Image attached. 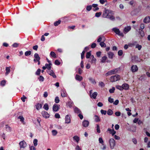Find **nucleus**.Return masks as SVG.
Returning a JSON list of instances; mask_svg holds the SVG:
<instances>
[{"label":"nucleus","instance_id":"nucleus-22","mask_svg":"<svg viewBox=\"0 0 150 150\" xmlns=\"http://www.w3.org/2000/svg\"><path fill=\"white\" fill-rule=\"evenodd\" d=\"M50 54L51 55V56L53 58H56L57 57L56 54L53 52H50Z\"/></svg>","mask_w":150,"mask_h":150},{"label":"nucleus","instance_id":"nucleus-44","mask_svg":"<svg viewBox=\"0 0 150 150\" xmlns=\"http://www.w3.org/2000/svg\"><path fill=\"white\" fill-rule=\"evenodd\" d=\"M27 98L24 95L21 98V99L23 102H25V100Z\"/></svg>","mask_w":150,"mask_h":150},{"label":"nucleus","instance_id":"nucleus-16","mask_svg":"<svg viewBox=\"0 0 150 150\" xmlns=\"http://www.w3.org/2000/svg\"><path fill=\"white\" fill-rule=\"evenodd\" d=\"M108 130L109 132L110 133L112 134V135H113L116 133V132L114 129H108Z\"/></svg>","mask_w":150,"mask_h":150},{"label":"nucleus","instance_id":"nucleus-20","mask_svg":"<svg viewBox=\"0 0 150 150\" xmlns=\"http://www.w3.org/2000/svg\"><path fill=\"white\" fill-rule=\"evenodd\" d=\"M108 57L109 58L112 59L114 55V54L112 52H109L108 53Z\"/></svg>","mask_w":150,"mask_h":150},{"label":"nucleus","instance_id":"nucleus-63","mask_svg":"<svg viewBox=\"0 0 150 150\" xmlns=\"http://www.w3.org/2000/svg\"><path fill=\"white\" fill-rule=\"evenodd\" d=\"M78 116L81 119V120L83 119V115L79 113Z\"/></svg>","mask_w":150,"mask_h":150},{"label":"nucleus","instance_id":"nucleus-52","mask_svg":"<svg viewBox=\"0 0 150 150\" xmlns=\"http://www.w3.org/2000/svg\"><path fill=\"white\" fill-rule=\"evenodd\" d=\"M52 132L53 134L54 135H56L57 133V131L55 130H53L52 131Z\"/></svg>","mask_w":150,"mask_h":150},{"label":"nucleus","instance_id":"nucleus-64","mask_svg":"<svg viewBox=\"0 0 150 150\" xmlns=\"http://www.w3.org/2000/svg\"><path fill=\"white\" fill-rule=\"evenodd\" d=\"M114 138L116 139H117V140H119L120 139V137L118 136H117L116 135H115Z\"/></svg>","mask_w":150,"mask_h":150},{"label":"nucleus","instance_id":"nucleus-2","mask_svg":"<svg viewBox=\"0 0 150 150\" xmlns=\"http://www.w3.org/2000/svg\"><path fill=\"white\" fill-rule=\"evenodd\" d=\"M112 30L114 31L116 34L118 35L119 36H121L122 37L124 36V35L123 33H121L120 30L119 29L116 28H113Z\"/></svg>","mask_w":150,"mask_h":150},{"label":"nucleus","instance_id":"nucleus-11","mask_svg":"<svg viewBox=\"0 0 150 150\" xmlns=\"http://www.w3.org/2000/svg\"><path fill=\"white\" fill-rule=\"evenodd\" d=\"M59 109V106L57 104H54L53 106V110L55 112L57 111Z\"/></svg>","mask_w":150,"mask_h":150},{"label":"nucleus","instance_id":"nucleus-14","mask_svg":"<svg viewBox=\"0 0 150 150\" xmlns=\"http://www.w3.org/2000/svg\"><path fill=\"white\" fill-rule=\"evenodd\" d=\"M70 119L69 116L67 115L65 117V122L66 123H68L70 122Z\"/></svg>","mask_w":150,"mask_h":150},{"label":"nucleus","instance_id":"nucleus-41","mask_svg":"<svg viewBox=\"0 0 150 150\" xmlns=\"http://www.w3.org/2000/svg\"><path fill=\"white\" fill-rule=\"evenodd\" d=\"M115 90V88L112 87V89H111L109 90V92L110 93H113L114 92Z\"/></svg>","mask_w":150,"mask_h":150},{"label":"nucleus","instance_id":"nucleus-39","mask_svg":"<svg viewBox=\"0 0 150 150\" xmlns=\"http://www.w3.org/2000/svg\"><path fill=\"white\" fill-rule=\"evenodd\" d=\"M33 143L35 146H36L38 144V140L35 139L33 141Z\"/></svg>","mask_w":150,"mask_h":150},{"label":"nucleus","instance_id":"nucleus-18","mask_svg":"<svg viewBox=\"0 0 150 150\" xmlns=\"http://www.w3.org/2000/svg\"><path fill=\"white\" fill-rule=\"evenodd\" d=\"M107 59V57L106 56H104L102 57L101 59V62L102 63H104L105 62L106 60Z\"/></svg>","mask_w":150,"mask_h":150},{"label":"nucleus","instance_id":"nucleus-5","mask_svg":"<svg viewBox=\"0 0 150 150\" xmlns=\"http://www.w3.org/2000/svg\"><path fill=\"white\" fill-rule=\"evenodd\" d=\"M117 71L116 69L111 70L106 73V75L108 76L112 74H114L116 73L117 72Z\"/></svg>","mask_w":150,"mask_h":150},{"label":"nucleus","instance_id":"nucleus-35","mask_svg":"<svg viewBox=\"0 0 150 150\" xmlns=\"http://www.w3.org/2000/svg\"><path fill=\"white\" fill-rule=\"evenodd\" d=\"M91 56V53L90 52H88L86 53V57L87 58H89Z\"/></svg>","mask_w":150,"mask_h":150},{"label":"nucleus","instance_id":"nucleus-27","mask_svg":"<svg viewBox=\"0 0 150 150\" xmlns=\"http://www.w3.org/2000/svg\"><path fill=\"white\" fill-rule=\"evenodd\" d=\"M43 108L46 110H48L49 107L48 105L47 104H45L43 106Z\"/></svg>","mask_w":150,"mask_h":150},{"label":"nucleus","instance_id":"nucleus-17","mask_svg":"<svg viewBox=\"0 0 150 150\" xmlns=\"http://www.w3.org/2000/svg\"><path fill=\"white\" fill-rule=\"evenodd\" d=\"M76 79L79 81H81L82 79V77L78 75H76Z\"/></svg>","mask_w":150,"mask_h":150},{"label":"nucleus","instance_id":"nucleus-34","mask_svg":"<svg viewBox=\"0 0 150 150\" xmlns=\"http://www.w3.org/2000/svg\"><path fill=\"white\" fill-rule=\"evenodd\" d=\"M107 114L109 115H111L113 114V112L111 110H109L107 112Z\"/></svg>","mask_w":150,"mask_h":150},{"label":"nucleus","instance_id":"nucleus-26","mask_svg":"<svg viewBox=\"0 0 150 150\" xmlns=\"http://www.w3.org/2000/svg\"><path fill=\"white\" fill-rule=\"evenodd\" d=\"M49 115L46 112H44V114L43 115V116L45 118H47L49 117Z\"/></svg>","mask_w":150,"mask_h":150},{"label":"nucleus","instance_id":"nucleus-19","mask_svg":"<svg viewBox=\"0 0 150 150\" xmlns=\"http://www.w3.org/2000/svg\"><path fill=\"white\" fill-rule=\"evenodd\" d=\"M97 95V93L96 92H94L92 95H91V97L95 99Z\"/></svg>","mask_w":150,"mask_h":150},{"label":"nucleus","instance_id":"nucleus-54","mask_svg":"<svg viewBox=\"0 0 150 150\" xmlns=\"http://www.w3.org/2000/svg\"><path fill=\"white\" fill-rule=\"evenodd\" d=\"M40 71L41 70L40 69H38L37 72H36V74L38 75H39L40 74Z\"/></svg>","mask_w":150,"mask_h":150},{"label":"nucleus","instance_id":"nucleus-33","mask_svg":"<svg viewBox=\"0 0 150 150\" xmlns=\"http://www.w3.org/2000/svg\"><path fill=\"white\" fill-rule=\"evenodd\" d=\"M61 96L63 97H64L66 96L67 95L65 93V92H64V91H62V93L61 94Z\"/></svg>","mask_w":150,"mask_h":150},{"label":"nucleus","instance_id":"nucleus-40","mask_svg":"<svg viewBox=\"0 0 150 150\" xmlns=\"http://www.w3.org/2000/svg\"><path fill=\"white\" fill-rule=\"evenodd\" d=\"M145 28V25L144 23H142L140 24V28L142 29H144Z\"/></svg>","mask_w":150,"mask_h":150},{"label":"nucleus","instance_id":"nucleus-56","mask_svg":"<svg viewBox=\"0 0 150 150\" xmlns=\"http://www.w3.org/2000/svg\"><path fill=\"white\" fill-rule=\"evenodd\" d=\"M18 118L20 119L21 121L22 122H24V118L23 117L21 116H20L18 117Z\"/></svg>","mask_w":150,"mask_h":150},{"label":"nucleus","instance_id":"nucleus-43","mask_svg":"<svg viewBox=\"0 0 150 150\" xmlns=\"http://www.w3.org/2000/svg\"><path fill=\"white\" fill-rule=\"evenodd\" d=\"M136 47L138 48L139 50H140L142 48V46L141 45H136Z\"/></svg>","mask_w":150,"mask_h":150},{"label":"nucleus","instance_id":"nucleus-24","mask_svg":"<svg viewBox=\"0 0 150 150\" xmlns=\"http://www.w3.org/2000/svg\"><path fill=\"white\" fill-rule=\"evenodd\" d=\"M73 138L77 142H78L79 140V138L78 137L75 136L73 137Z\"/></svg>","mask_w":150,"mask_h":150},{"label":"nucleus","instance_id":"nucleus-53","mask_svg":"<svg viewBox=\"0 0 150 150\" xmlns=\"http://www.w3.org/2000/svg\"><path fill=\"white\" fill-rule=\"evenodd\" d=\"M6 83V81L4 80H3L1 81V84L2 86H4L5 85Z\"/></svg>","mask_w":150,"mask_h":150},{"label":"nucleus","instance_id":"nucleus-46","mask_svg":"<svg viewBox=\"0 0 150 150\" xmlns=\"http://www.w3.org/2000/svg\"><path fill=\"white\" fill-rule=\"evenodd\" d=\"M108 100L110 103H112L113 102V99L110 97L108 98Z\"/></svg>","mask_w":150,"mask_h":150},{"label":"nucleus","instance_id":"nucleus-10","mask_svg":"<svg viewBox=\"0 0 150 150\" xmlns=\"http://www.w3.org/2000/svg\"><path fill=\"white\" fill-rule=\"evenodd\" d=\"M89 122L86 120H84L82 122V125L83 126L85 127H88L89 125Z\"/></svg>","mask_w":150,"mask_h":150},{"label":"nucleus","instance_id":"nucleus-62","mask_svg":"<svg viewBox=\"0 0 150 150\" xmlns=\"http://www.w3.org/2000/svg\"><path fill=\"white\" fill-rule=\"evenodd\" d=\"M119 103V100H116L114 103L113 104L115 105H117Z\"/></svg>","mask_w":150,"mask_h":150},{"label":"nucleus","instance_id":"nucleus-21","mask_svg":"<svg viewBox=\"0 0 150 150\" xmlns=\"http://www.w3.org/2000/svg\"><path fill=\"white\" fill-rule=\"evenodd\" d=\"M42 105L41 104H38L36 105V108L38 110H39L41 108Z\"/></svg>","mask_w":150,"mask_h":150},{"label":"nucleus","instance_id":"nucleus-32","mask_svg":"<svg viewBox=\"0 0 150 150\" xmlns=\"http://www.w3.org/2000/svg\"><path fill=\"white\" fill-rule=\"evenodd\" d=\"M116 88L120 91L123 90L122 86L118 85L117 86H116Z\"/></svg>","mask_w":150,"mask_h":150},{"label":"nucleus","instance_id":"nucleus-25","mask_svg":"<svg viewBox=\"0 0 150 150\" xmlns=\"http://www.w3.org/2000/svg\"><path fill=\"white\" fill-rule=\"evenodd\" d=\"M91 57L92 58L91 62L92 63H95L96 61V59L94 57L93 55L91 56Z\"/></svg>","mask_w":150,"mask_h":150},{"label":"nucleus","instance_id":"nucleus-12","mask_svg":"<svg viewBox=\"0 0 150 150\" xmlns=\"http://www.w3.org/2000/svg\"><path fill=\"white\" fill-rule=\"evenodd\" d=\"M123 89L128 90L129 88L128 84L126 83H124L122 85Z\"/></svg>","mask_w":150,"mask_h":150},{"label":"nucleus","instance_id":"nucleus-36","mask_svg":"<svg viewBox=\"0 0 150 150\" xmlns=\"http://www.w3.org/2000/svg\"><path fill=\"white\" fill-rule=\"evenodd\" d=\"M31 54L30 51H26L25 52V56L30 55Z\"/></svg>","mask_w":150,"mask_h":150},{"label":"nucleus","instance_id":"nucleus-49","mask_svg":"<svg viewBox=\"0 0 150 150\" xmlns=\"http://www.w3.org/2000/svg\"><path fill=\"white\" fill-rule=\"evenodd\" d=\"M100 112L102 114H103L104 115H105L106 113V111L105 110H100Z\"/></svg>","mask_w":150,"mask_h":150},{"label":"nucleus","instance_id":"nucleus-3","mask_svg":"<svg viewBox=\"0 0 150 150\" xmlns=\"http://www.w3.org/2000/svg\"><path fill=\"white\" fill-rule=\"evenodd\" d=\"M111 149H113L115 146V141L113 139H111L109 141Z\"/></svg>","mask_w":150,"mask_h":150},{"label":"nucleus","instance_id":"nucleus-7","mask_svg":"<svg viewBox=\"0 0 150 150\" xmlns=\"http://www.w3.org/2000/svg\"><path fill=\"white\" fill-rule=\"evenodd\" d=\"M132 61L133 62H136L139 61V59L137 57L134 56L132 57Z\"/></svg>","mask_w":150,"mask_h":150},{"label":"nucleus","instance_id":"nucleus-29","mask_svg":"<svg viewBox=\"0 0 150 150\" xmlns=\"http://www.w3.org/2000/svg\"><path fill=\"white\" fill-rule=\"evenodd\" d=\"M95 119L96 122H98L100 121V119L99 117L97 115H95Z\"/></svg>","mask_w":150,"mask_h":150},{"label":"nucleus","instance_id":"nucleus-6","mask_svg":"<svg viewBox=\"0 0 150 150\" xmlns=\"http://www.w3.org/2000/svg\"><path fill=\"white\" fill-rule=\"evenodd\" d=\"M131 29V27L130 26H127L124 28L123 30V33L126 34Z\"/></svg>","mask_w":150,"mask_h":150},{"label":"nucleus","instance_id":"nucleus-23","mask_svg":"<svg viewBox=\"0 0 150 150\" xmlns=\"http://www.w3.org/2000/svg\"><path fill=\"white\" fill-rule=\"evenodd\" d=\"M51 63H49V64H45V66L46 68L48 69L49 70H50L51 68Z\"/></svg>","mask_w":150,"mask_h":150},{"label":"nucleus","instance_id":"nucleus-55","mask_svg":"<svg viewBox=\"0 0 150 150\" xmlns=\"http://www.w3.org/2000/svg\"><path fill=\"white\" fill-rule=\"evenodd\" d=\"M140 33L141 35V36L142 37H143L144 36V32L143 31H142V30H141V31L140 32Z\"/></svg>","mask_w":150,"mask_h":150},{"label":"nucleus","instance_id":"nucleus-60","mask_svg":"<svg viewBox=\"0 0 150 150\" xmlns=\"http://www.w3.org/2000/svg\"><path fill=\"white\" fill-rule=\"evenodd\" d=\"M55 117L56 118H59L60 117V116L59 114L58 113H56L55 115Z\"/></svg>","mask_w":150,"mask_h":150},{"label":"nucleus","instance_id":"nucleus-28","mask_svg":"<svg viewBox=\"0 0 150 150\" xmlns=\"http://www.w3.org/2000/svg\"><path fill=\"white\" fill-rule=\"evenodd\" d=\"M74 111L75 112L80 113V110L77 107H76L74 108Z\"/></svg>","mask_w":150,"mask_h":150},{"label":"nucleus","instance_id":"nucleus-57","mask_svg":"<svg viewBox=\"0 0 150 150\" xmlns=\"http://www.w3.org/2000/svg\"><path fill=\"white\" fill-rule=\"evenodd\" d=\"M121 113L120 112H117L115 113V115L117 116H119L120 115Z\"/></svg>","mask_w":150,"mask_h":150},{"label":"nucleus","instance_id":"nucleus-1","mask_svg":"<svg viewBox=\"0 0 150 150\" xmlns=\"http://www.w3.org/2000/svg\"><path fill=\"white\" fill-rule=\"evenodd\" d=\"M120 79V76L118 75H116L114 76H112L110 78L111 81L112 82H115L118 81Z\"/></svg>","mask_w":150,"mask_h":150},{"label":"nucleus","instance_id":"nucleus-13","mask_svg":"<svg viewBox=\"0 0 150 150\" xmlns=\"http://www.w3.org/2000/svg\"><path fill=\"white\" fill-rule=\"evenodd\" d=\"M34 57L35 59H34V61L35 62L36 61H39L40 59V57L37 54H35L34 55Z\"/></svg>","mask_w":150,"mask_h":150},{"label":"nucleus","instance_id":"nucleus-45","mask_svg":"<svg viewBox=\"0 0 150 150\" xmlns=\"http://www.w3.org/2000/svg\"><path fill=\"white\" fill-rule=\"evenodd\" d=\"M92 6H87L86 7V10L88 11H90L91 9Z\"/></svg>","mask_w":150,"mask_h":150},{"label":"nucleus","instance_id":"nucleus-15","mask_svg":"<svg viewBox=\"0 0 150 150\" xmlns=\"http://www.w3.org/2000/svg\"><path fill=\"white\" fill-rule=\"evenodd\" d=\"M25 143L23 141H22L21 142L19 143V145L20 147L21 148H23L25 146Z\"/></svg>","mask_w":150,"mask_h":150},{"label":"nucleus","instance_id":"nucleus-38","mask_svg":"<svg viewBox=\"0 0 150 150\" xmlns=\"http://www.w3.org/2000/svg\"><path fill=\"white\" fill-rule=\"evenodd\" d=\"M101 15V12L96 13L95 14V16L96 17H99Z\"/></svg>","mask_w":150,"mask_h":150},{"label":"nucleus","instance_id":"nucleus-48","mask_svg":"<svg viewBox=\"0 0 150 150\" xmlns=\"http://www.w3.org/2000/svg\"><path fill=\"white\" fill-rule=\"evenodd\" d=\"M118 53L119 55L121 56L123 54L122 51V50H120L118 51Z\"/></svg>","mask_w":150,"mask_h":150},{"label":"nucleus","instance_id":"nucleus-51","mask_svg":"<svg viewBox=\"0 0 150 150\" xmlns=\"http://www.w3.org/2000/svg\"><path fill=\"white\" fill-rule=\"evenodd\" d=\"M85 51H83L82 53L81 54V58L82 59H83L84 57V56L85 54Z\"/></svg>","mask_w":150,"mask_h":150},{"label":"nucleus","instance_id":"nucleus-30","mask_svg":"<svg viewBox=\"0 0 150 150\" xmlns=\"http://www.w3.org/2000/svg\"><path fill=\"white\" fill-rule=\"evenodd\" d=\"M55 102L56 103H58L60 101L58 97H56L55 98Z\"/></svg>","mask_w":150,"mask_h":150},{"label":"nucleus","instance_id":"nucleus-58","mask_svg":"<svg viewBox=\"0 0 150 150\" xmlns=\"http://www.w3.org/2000/svg\"><path fill=\"white\" fill-rule=\"evenodd\" d=\"M99 141L100 143L103 144V141L102 138H100L99 139Z\"/></svg>","mask_w":150,"mask_h":150},{"label":"nucleus","instance_id":"nucleus-47","mask_svg":"<svg viewBox=\"0 0 150 150\" xmlns=\"http://www.w3.org/2000/svg\"><path fill=\"white\" fill-rule=\"evenodd\" d=\"M6 73L8 74L10 71V67H7L6 68Z\"/></svg>","mask_w":150,"mask_h":150},{"label":"nucleus","instance_id":"nucleus-59","mask_svg":"<svg viewBox=\"0 0 150 150\" xmlns=\"http://www.w3.org/2000/svg\"><path fill=\"white\" fill-rule=\"evenodd\" d=\"M55 64L56 65H59L60 64V62L58 60H56L55 61Z\"/></svg>","mask_w":150,"mask_h":150},{"label":"nucleus","instance_id":"nucleus-8","mask_svg":"<svg viewBox=\"0 0 150 150\" xmlns=\"http://www.w3.org/2000/svg\"><path fill=\"white\" fill-rule=\"evenodd\" d=\"M138 67L136 65H133L131 67V70L132 72H135L137 71Z\"/></svg>","mask_w":150,"mask_h":150},{"label":"nucleus","instance_id":"nucleus-61","mask_svg":"<svg viewBox=\"0 0 150 150\" xmlns=\"http://www.w3.org/2000/svg\"><path fill=\"white\" fill-rule=\"evenodd\" d=\"M96 46V44L95 43H93L91 45V47L93 48H94Z\"/></svg>","mask_w":150,"mask_h":150},{"label":"nucleus","instance_id":"nucleus-50","mask_svg":"<svg viewBox=\"0 0 150 150\" xmlns=\"http://www.w3.org/2000/svg\"><path fill=\"white\" fill-rule=\"evenodd\" d=\"M96 55L98 57H100L101 54V52H96Z\"/></svg>","mask_w":150,"mask_h":150},{"label":"nucleus","instance_id":"nucleus-4","mask_svg":"<svg viewBox=\"0 0 150 150\" xmlns=\"http://www.w3.org/2000/svg\"><path fill=\"white\" fill-rule=\"evenodd\" d=\"M143 22L145 24H148L150 23V16H146L143 19Z\"/></svg>","mask_w":150,"mask_h":150},{"label":"nucleus","instance_id":"nucleus-31","mask_svg":"<svg viewBox=\"0 0 150 150\" xmlns=\"http://www.w3.org/2000/svg\"><path fill=\"white\" fill-rule=\"evenodd\" d=\"M100 45L102 47H106L105 44L103 42H101Z\"/></svg>","mask_w":150,"mask_h":150},{"label":"nucleus","instance_id":"nucleus-42","mask_svg":"<svg viewBox=\"0 0 150 150\" xmlns=\"http://www.w3.org/2000/svg\"><path fill=\"white\" fill-rule=\"evenodd\" d=\"M97 130L98 133H100V127L98 125H97Z\"/></svg>","mask_w":150,"mask_h":150},{"label":"nucleus","instance_id":"nucleus-37","mask_svg":"<svg viewBox=\"0 0 150 150\" xmlns=\"http://www.w3.org/2000/svg\"><path fill=\"white\" fill-rule=\"evenodd\" d=\"M61 21L60 20H58V21H57L56 22L54 23V25L55 26H57L60 23H61Z\"/></svg>","mask_w":150,"mask_h":150},{"label":"nucleus","instance_id":"nucleus-9","mask_svg":"<svg viewBox=\"0 0 150 150\" xmlns=\"http://www.w3.org/2000/svg\"><path fill=\"white\" fill-rule=\"evenodd\" d=\"M49 74L53 76V78H56V76L55 75L53 71L51 70H49L47 72Z\"/></svg>","mask_w":150,"mask_h":150}]
</instances>
